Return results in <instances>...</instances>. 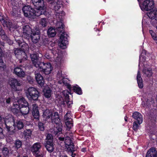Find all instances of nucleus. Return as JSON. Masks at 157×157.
Wrapping results in <instances>:
<instances>
[{
	"label": "nucleus",
	"instance_id": "de8ad7c7",
	"mask_svg": "<svg viewBox=\"0 0 157 157\" xmlns=\"http://www.w3.org/2000/svg\"><path fill=\"white\" fill-rule=\"evenodd\" d=\"M69 92L67 90H65L63 92L62 94L65 97L66 99L69 98Z\"/></svg>",
	"mask_w": 157,
	"mask_h": 157
},
{
	"label": "nucleus",
	"instance_id": "774afa93",
	"mask_svg": "<svg viewBox=\"0 0 157 157\" xmlns=\"http://www.w3.org/2000/svg\"><path fill=\"white\" fill-rule=\"evenodd\" d=\"M61 157H67V156L66 155H62Z\"/></svg>",
	"mask_w": 157,
	"mask_h": 157
},
{
	"label": "nucleus",
	"instance_id": "79ce46f5",
	"mask_svg": "<svg viewBox=\"0 0 157 157\" xmlns=\"http://www.w3.org/2000/svg\"><path fill=\"white\" fill-rule=\"evenodd\" d=\"M56 58L55 59V63L58 65L60 64L62 61V57L61 56L59 55L58 54Z\"/></svg>",
	"mask_w": 157,
	"mask_h": 157
},
{
	"label": "nucleus",
	"instance_id": "9d476101",
	"mask_svg": "<svg viewBox=\"0 0 157 157\" xmlns=\"http://www.w3.org/2000/svg\"><path fill=\"white\" fill-rule=\"evenodd\" d=\"M57 18H58V19L59 20V21H58L56 25V28L57 31L60 33L63 32L64 31L63 24L62 22V17L60 15V13H57L56 14Z\"/></svg>",
	"mask_w": 157,
	"mask_h": 157
},
{
	"label": "nucleus",
	"instance_id": "4c0bfd02",
	"mask_svg": "<svg viewBox=\"0 0 157 157\" xmlns=\"http://www.w3.org/2000/svg\"><path fill=\"white\" fill-rule=\"evenodd\" d=\"M16 123L17 127L18 129H22L24 127L23 123L21 120L17 121Z\"/></svg>",
	"mask_w": 157,
	"mask_h": 157
},
{
	"label": "nucleus",
	"instance_id": "052dcab7",
	"mask_svg": "<svg viewBox=\"0 0 157 157\" xmlns=\"http://www.w3.org/2000/svg\"><path fill=\"white\" fill-rule=\"evenodd\" d=\"M143 58H144V57L143 56H140V58H139L140 62H139V66H140V64H141V63L142 62V61H141L142 59H143Z\"/></svg>",
	"mask_w": 157,
	"mask_h": 157
},
{
	"label": "nucleus",
	"instance_id": "6ab92c4d",
	"mask_svg": "<svg viewBox=\"0 0 157 157\" xmlns=\"http://www.w3.org/2000/svg\"><path fill=\"white\" fill-rule=\"evenodd\" d=\"M14 73L17 76L20 77H24L25 75V73L23 70L18 67L14 68Z\"/></svg>",
	"mask_w": 157,
	"mask_h": 157
},
{
	"label": "nucleus",
	"instance_id": "a19ab883",
	"mask_svg": "<svg viewBox=\"0 0 157 157\" xmlns=\"http://www.w3.org/2000/svg\"><path fill=\"white\" fill-rule=\"evenodd\" d=\"M12 111L16 116L18 115L20 113V108H16L13 105V108L12 109Z\"/></svg>",
	"mask_w": 157,
	"mask_h": 157
},
{
	"label": "nucleus",
	"instance_id": "69168bd1",
	"mask_svg": "<svg viewBox=\"0 0 157 157\" xmlns=\"http://www.w3.org/2000/svg\"><path fill=\"white\" fill-rule=\"evenodd\" d=\"M45 57L47 59H49L50 58L49 56L47 55H45Z\"/></svg>",
	"mask_w": 157,
	"mask_h": 157
},
{
	"label": "nucleus",
	"instance_id": "b1692460",
	"mask_svg": "<svg viewBox=\"0 0 157 157\" xmlns=\"http://www.w3.org/2000/svg\"><path fill=\"white\" fill-rule=\"evenodd\" d=\"M41 147V144L39 143H36L34 144L31 147V151L33 154L36 153L39 151V149Z\"/></svg>",
	"mask_w": 157,
	"mask_h": 157
},
{
	"label": "nucleus",
	"instance_id": "bb28decb",
	"mask_svg": "<svg viewBox=\"0 0 157 157\" xmlns=\"http://www.w3.org/2000/svg\"><path fill=\"white\" fill-rule=\"evenodd\" d=\"M137 80L139 87L140 88H142L143 87V81L139 71H138L137 74Z\"/></svg>",
	"mask_w": 157,
	"mask_h": 157
},
{
	"label": "nucleus",
	"instance_id": "5701e85b",
	"mask_svg": "<svg viewBox=\"0 0 157 157\" xmlns=\"http://www.w3.org/2000/svg\"><path fill=\"white\" fill-rule=\"evenodd\" d=\"M146 157H157V153L154 148H151L147 152Z\"/></svg>",
	"mask_w": 157,
	"mask_h": 157
},
{
	"label": "nucleus",
	"instance_id": "680f3d73",
	"mask_svg": "<svg viewBox=\"0 0 157 157\" xmlns=\"http://www.w3.org/2000/svg\"><path fill=\"white\" fill-rule=\"evenodd\" d=\"M81 151L83 152H86V148H83L81 149Z\"/></svg>",
	"mask_w": 157,
	"mask_h": 157
},
{
	"label": "nucleus",
	"instance_id": "8fccbe9b",
	"mask_svg": "<svg viewBox=\"0 0 157 157\" xmlns=\"http://www.w3.org/2000/svg\"><path fill=\"white\" fill-rule=\"evenodd\" d=\"M35 75L36 79H37L39 78L42 79V76L38 72V71L36 70L35 72Z\"/></svg>",
	"mask_w": 157,
	"mask_h": 157
},
{
	"label": "nucleus",
	"instance_id": "6e6552de",
	"mask_svg": "<svg viewBox=\"0 0 157 157\" xmlns=\"http://www.w3.org/2000/svg\"><path fill=\"white\" fill-rule=\"evenodd\" d=\"M68 36L65 33H63L61 34L59 40V46L62 49H64L66 48V46L68 43L67 37Z\"/></svg>",
	"mask_w": 157,
	"mask_h": 157
},
{
	"label": "nucleus",
	"instance_id": "4d7b16f0",
	"mask_svg": "<svg viewBox=\"0 0 157 157\" xmlns=\"http://www.w3.org/2000/svg\"><path fill=\"white\" fill-rule=\"evenodd\" d=\"M4 137V136L2 132V129L0 127V139L3 138Z\"/></svg>",
	"mask_w": 157,
	"mask_h": 157
},
{
	"label": "nucleus",
	"instance_id": "c9c22d12",
	"mask_svg": "<svg viewBox=\"0 0 157 157\" xmlns=\"http://www.w3.org/2000/svg\"><path fill=\"white\" fill-rule=\"evenodd\" d=\"M0 35H1L2 38V40H7V36L5 34L4 30H2L1 26H0Z\"/></svg>",
	"mask_w": 157,
	"mask_h": 157
},
{
	"label": "nucleus",
	"instance_id": "7ed1b4c3",
	"mask_svg": "<svg viewBox=\"0 0 157 157\" xmlns=\"http://www.w3.org/2000/svg\"><path fill=\"white\" fill-rule=\"evenodd\" d=\"M19 46H22L21 48L17 49L14 51V54L16 57L19 59L22 60H26L27 59V56L25 51L27 50L28 49V46L26 44L24 43L23 44L22 43H20L18 42Z\"/></svg>",
	"mask_w": 157,
	"mask_h": 157
},
{
	"label": "nucleus",
	"instance_id": "f3484780",
	"mask_svg": "<svg viewBox=\"0 0 157 157\" xmlns=\"http://www.w3.org/2000/svg\"><path fill=\"white\" fill-rule=\"evenodd\" d=\"M26 103H28L23 97H21L17 100V102L14 103L13 105L15 107L19 108L24 106Z\"/></svg>",
	"mask_w": 157,
	"mask_h": 157
},
{
	"label": "nucleus",
	"instance_id": "e2e57ef3",
	"mask_svg": "<svg viewBox=\"0 0 157 157\" xmlns=\"http://www.w3.org/2000/svg\"><path fill=\"white\" fill-rule=\"evenodd\" d=\"M59 139L60 141H64V138L63 137H59Z\"/></svg>",
	"mask_w": 157,
	"mask_h": 157
},
{
	"label": "nucleus",
	"instance_id": "cd10ccee",
	"mask_svg": "<svg viewBox=\"0 0 157 157\" xmlns=\"http://www.w3.org/2000/svg\"><path fill=\"white\" fill-rule=\"evenodd\" d=\"M143 72L144 74V75L145 76H147L148 77H150L152 74V70L150 68H147L146 67L144 68Z\"/></svg>",
	"mask_w": 157,
	"mask_h": 157
},
{
	"label": "nucleus",
	"instance_id": "49530a36",
	"mask_svg": "<svg viewBox=\"0 0 157 157\" xmlns=\"http://www.w3.org/2000/svg\"><path fill=\"white\" fill-rule=\"evenodd\" d=\"M66 102L68 107L70 108L71 107V105L73 104V102L72 101L70 100L68 98L66 99Z\"/></svg>",
	"mask_w": 157,
	"mask_h": 157
},
{
	"label": "nucleus",
	"instance_id": "09e8293b",
	"mask_svg": "<svg viewBox=\"0 0 157 157\" xmlns=\"http://www.w3.org/2000/svg\"><path fill=\"white\" fill-rule=\"evenodd\" d=\"M138 123L136 121H134L133 124V128L135 131L137 130L139 126V124H137Z\"/></svg>",
	"mask_w": 157,
	"mask_h": 157
},
{
	"label": "nucleus",
	"instance_id": "ea45409f",
	"mask_svg": "<svg viewBox=\"0 0 157 157\" xmlns=\"http://www.w3.org/2000/svg\"><path fill=\"white\" fill-rule=\"evenodd\" d=\"M61 3L60 1H57L54 6V9L55 11L59 10L61 7Z\"/></svg>",
	"mask_w": 157,
	"mask_h": 157
},
{
	"label": "nucleus",
	"instance_id": "4be33fe9",
	"mask_svg": "<svg viewBox=\"0 0 157 157\" xmlns=\"http://www.w3.org/2000/svg\"><path fill=\"white\" fill-rule=\"evenodd\" d=\"M33 112L32 114L34 118L37 120L39 117V113L38 109V106L36 104H33L32 105Z\"/></svg>",
	"mask_w": 157,
	"mask_h": 157
},
{
	"label": "nucleus",
	"instance_id": "58836bf2",
	"mask_svg": "<svg viewBox=\"0 0 157 157\" xmlns=\"http://www.w3.org/2000/svg\"><path fill=\"white\" fill-rule=\"evenodd\" d=\"M73 90L76 93L78 94H82V91L81 88L78 87V86H73Z\"/></svg>",
	"mask_w": 157,
	"mask_h": 157
},
{
	"label": "nucleus",
	"instance_id": "412c9836",
	"mask_svg": "<svg viewBox=\"0 0 157 157\" xmlns=\"http://www.w3.org/2000/svg\"><path fill=\"white\" fill-rule=\"evenodd\" d=\"M45 147L49 152H52L54 149V144L52 140H47L45 145Z\"/></svg>",
	"mask_w": 157,
	"mask_h": 157
},
{
	"label": "nucleus",
	"instance_id": "e433bc0d",
	"mask_svg": "<svg viewBox=\"0 0 157 157\" xmlns=\"http://www.w3.org/2000/svg\"><path fill=\"white\" fill-rule=\"evenodd\" d=\"M2 25L5 27L6 26L9 28H10L12 27V23L10 22L8 20L6 19V20L3 22Z\"/></svg>",
	"mask_w": 157,
	"mask_h": 157
},
{
	"label": "nucleus",
	"instance_id": "603ef678",
	"mask_svg": "<svg viewBox=\"0 0 157 157\" xmlns=\"http://www.w3.org/2000/svg\"><path fill=\"white\" fill-rule=\"evenodd\" d=\"M33 154L35 155L36 157H43V154L42 153L40 152L39 151Z\"/></svg>",
	"mask_w": 157,
	"mask_h": 157
},
{
	"label": "nucleus",
	"instance_id": "4468645a",
	"mask_svg": "<svg viewBox=\"0 0 157 157\" xmlns=\"http://www.w3.org/2000/svg\"><path fill=\"white\" fill-rule=\"evenodd\" d=\"M71 113L70 111H68L64 116L65 122L67 127L69 129L73 126L72 120Z\"/></svg>",
	"mask_w": 157,
	"mask_h": 157
},
{
	"label": "nucleus",
	"instance_id": "3c124183",
	"mask_svg": "<svg viewBox=\"0 0 157 157\" xmlns=\"http://www.w3.org/2000/svg\"><path fill=\"white\" fill-rule=\"evenodd\" d=\"M5 99L2 97H0V104L2 106H6V103L5 102Z\"/></svg>",
	"mask_w": 157,
	"mask_h": 157
},
{
	"label": "nucleus",
	"instance_id": "20e7f679",
	"mask_svg": "<svg viewBox=\"0 0 157 157\" xmlns=\"http://www.w3.org/2000/svg\"><path fill=\"white\" fill-rule=\"evenodd\" d=\"M5 124L8 131L14 132L15 129V124L14 117L10 115L4 118Z\"/></svg>",
	"mask_w": 157,
	"mask_h": 157
},
{
	"label": "nucleus",
	"instance_id": "864d4df0",
	"mask_svg": "<svg viewBox=\"0 0 157 157\" xmlns=\"http://www.w3.org/2000/svg\"><path fill=\"white\" fill-rule=\"evenodd\" d=\"M38 126L40 130L43 131L44 130V126L43 123L41 122H39L38 124Z\"/></svg>",
	"mask_w": 157,
	"mask_h": 157
},
{
	"label": "nucleus",
	"instance_id": "72a5a7b5",
	"mask_svg": "<svg viewBox=\"0 0 157 157\" xmlns=\"http://www.w3.org/2000/svg\"><path fill=\"white\" fill-rule=\"evenodd\" d=\"M48 22V20L46 18H42L40 21V24L43 27H46Z\"/></svg>",
	"mask_w": 157,
	"mask_h": 157
},
{
	"label": "nucleus",
	"instance_id": "f03ea898",
	"mask_svg": "<svg viewBox=\"0 0 157 157\" xmlns=\"http://www.w3.org/2000/svg\"><path fill=\"white\" fill-rule=\"evenodd\" d=\"M34 10L30 6L26 5L22 8V10L24 15L26 17L34 18L36 16L38 17L41 14H44V11H41L38 9Z\"/></svg>",
	"mask_w": 157,
	"mask_h": 157
},
{
	"label": "nucleus",
	"instance_id": "ddd939ff",
	"mask_svg": "<svg viewBox=\"0 0 157 157\" xmlns=\"http://www.w3.org/2000/svg\"><path fill=\"white\" fill-rule=\"evenodd\" d=\"M9 83L11 87L14 91L19 90L17 86H20L21 84L19 81L14 78H10L9 79Z\"/></svg>",
	"mask_w": 157,
	"mask_h": 157
},
{
	"label": "nucleus",
	"instance_id": "0e129e2a",
	"mask_svg": "<svg viewBox=\"0 0 157 157\" xmlns=\"http://www.w3.org/2000/svg\"><path fill=\"white\" fill-rule=\"evenodd\" d=\"M144 102H142V105L144 106V107H146L147 106V105H145L144 104Z\"/></svg>",
	"mask_w": 157,
	"mask_h": 157
},
{
	"label": "nucleus",
	"instance_id": "f8f14e48",
	"mask_svg": "<svg viewBox=\"0 0 157 157\" xmlns=\"http://www.w3.org/2000/svg\"><path fill=\"white\" fill-rule=\"evenodd\" d=\"M34 29H32L28 25L23 26V33L22 36L26 38L29 39L30 35L33 31Z\"/></svg>",
	"mask_w": 157,
	"mask_h": 157
},
{
	"label": "nucleus",
	"instance_id": "f257e3e1",
	"mask_svg": "<svg viewBox=\"0 0 157 157\" xmlns=\"http://www.w3.org/2000/svg\"><path fill=\"white\" fill-rule=\"evenodd\" d=\"M59 116L58 112H53L51 110L46 109L43 112V117H44L46 119H50L52 122L55 123L53 133L55 135L58 136L62 133V125Z\"/></svg>",
	"mask_w": 157,
	"mask_h": 157
},
{
	"label": "nucleus",
	"instance_id": "39448f33",
	"mask_svg": "<svg viewBox=\"0 0 157 157\" xmlns=\"http://www.w3.org/2000/svg\"><path fill=\"white\" fill-rule=\"evenodd\" d=\"M39 94V93L36 88L30 87L28 89L26 95L29 100H37L38 98Z\"/></svg>",
	"mask_w": 157,
	"mask_h": 157
},
{
	"label": "nucleus",
	"instance_id": "c03bdc74",
	"mask_svg": "<svg viewBox=\"0 0 157 157\" xmlns=\"http://www.w3.org/2000/svg\"><path fill=\"white\" fill-rule=\"evenodd\" d=\"M36 80L38 84H39L41 86H43L44 83V80L42 77V79L39 78Z\"/></svg>",
	"mask_w": 157,
	"mask_h": 157
},
{
	"label": "nucleus",
	"instance_id": "5fc2aeb1",
	"mask_svg": "<svg viewBox=\"0 0 157 157\" xmlns=\"http://www.w3.org/2000/svg\"><path fill=\"white\" fill-rule=\"evenodd\" d=\"M46 139L48 140H52L53 137L52 135L50 134H48L46 136Z\"/></svg>",
	"mask_w": 157,
	"mask_h": 157
},
{
	"label": "nucleus",
	"instance_id": "6e6d98bb",
	"mask_svg": "<svg viewBox=\"0 0 157 157\" xmlns=\"http://www.w3.org/2000/svg\"><path fill=\"white\" fill-rule=\"evenodd\" d=\"M5 103L6 104H10L11 102V98L10 97L5 99Z\"/></svg>",
	"mask_w": 157,
	"mask_h": 157
},
{
	"label": "nucleus",
	"instance_id": "2f4dec72",
	"mask_svg": "<svg viewBox=\"0 0 157 157\" xmlns=\"http://www.w3.org/2000/svg\"><path fill=\"white\" fill-rule=\"evenodd\" d=\"M56 33L55 29L52 28H49L47 31V33L48 36L50 37L55 36L56 35Z\"/></svg>",
	"mask_w": 157,
	"mask_h": 157
},
{
	"label": "nucleus",
	"instance_id": "c756f323",
	"mask_svg": "<svg viewBox=\"0 0 157 157\" xmlns=\"http://www.w3.org/2000/svg\"><path fill=\"white\" fill-rule=\"evenodd\" d=\"M61 79V81L60 80L58 81L59 83L61 84L63 83L64 85L67 86L68 89H70L71 88V85L68 83V80L67 79L63 78Z\"/></svg>",
	"mask_w": 157,
	"mask_h": 157
},
{
	"label": "nucleus",
	"instance_id": "a18cd8bd",
	"mask_svg": "<svg viewBox=\"0 0 157 157\" xmlns=\"http://www.w3.org/2000/svg\"><path fill=\"white\" fill-rule=\"evenodd\" d=\"M149 32L153 39L155 40H157V36L153 30H150Z\"/></svg>",
	"mask_w": 157,
	"mask_h": 157
},
{
	"label": "nucleus",
	"instance_id": "37998d69",
	"mask_svg": "<svg viewBox=\"0 0 157 157\" xmlns=\"http://www.w3.org/2000/svg\"><path fill=\"white\" fill-rule=\"evenodd\" d=\"M2 152L5 156H6L9 153V150L7 147H4L2 149Z\"/></svg>",
	"mask_w": 157,
	"mask_h": 157
},
{
	"label": "nucleus",
	"instance_id": "393cba45",
	"mask_svg": "<svg viewBox=\"0 0 157 157\" xmlns=\"http://www.w3.org/2000/svg\"><path fill=\"white\" fill-rule=\"evenodd\" d=\"M20 111L23 115H26L28 114L29 111V104L26 103L23 107L20 108Z\"/></svg>",
	"mask_w": 157,
	"mask_h": 157
},
{
	"label": "nucleus",
	"instance_id": "338daca9",
	"mask_svg": "<svg viewBox=\"0 0 157 157\" xmlns=\"http://www.w3.org/2000/svg\"><path fill=\"white\" fill-rule=\"evenodd\" d=\"M61 75V74L60 73H58L57 74V77H59Z\"/></svg>",
	"mask_w": 157,
	"mask_h": 157
},
{
	"label": "nucleus",
	"instance_id": "0eeeda50",
	"mask_svg": "<svg viewBox=\"0 0 157 157\" xmlns=\"http://www.w3.org/2000/svg\"><path fill=\"white\" fill-rule=\"evenodd\" d=\"M154 6L153 0H145L143 4L140 5L142 10L148 11L152 9Z\"/></svg>",
	"mask_w": 157,
	"mask_h": 157
},
{
	"label": "nucleus",
	"instance_id": "f704fd0d",
	"mask_svg": "<svg viewBox=\"0 0 157 157\" xmlns=\"http://www.w3.org/2000/svg\"><path fill=\"white\" fill-rule=\"evenodd\" d=\"M14 147L17 149L20 148L22 145V142L19 140H16L14 143Z\"/></svg>",
	"mask_w": 157,
	"mask_h": 157
},
{
	"label": "nucleus",
	"instance_id": "aec40b11",
	"mask_svg": "<svg viewBox=\"0 0 157 157\" xmlns=\"http://www.w3.org/2000/svg\"><path fill=\"white\" fill-rule=\"evenodd\" d=\"M4 46L3 43L1 44H0V69H4L5 67V65L1 57L3 55L4 50L3 48Z\"/></svg>",
	"mask_w": 157,
	"mask_h": 157
},
{
	"label": "nucleus",
	"instance_id": "423d86ee",
	"mask_svg": "<svg viewBox=\"0 0 157 157\" xmlns=\"http://www.w3.org/2000/svg\"><path fill=\"white\" fill-rule=\"evenodd\" d=\"M38 68L39 71L44 72L46 75L50 74L52 69L50 63H40Z\"/></svg>",
	"mask_w": 157,
	"mask_h": 157
},
{
	"label": "nucleus",
	"instance_id": "bf43d9fd",
	"mask_svg": "<svg viewBox=\"0 0 157 157\" xmlns=\"http://www.w3.org/2000/svg\"><path fill=\"white\" fill-rule=\"evenodd\" d=\"M59 103L61 105H63V106H64L66 105V101H60L59 102Z\"/></svg>",
	"mask_w": 157,
	"mask_h": 157
},
{
	"label": "nucleus",
	"instance_id": "1a4fd4ad",
	"mask_svg": "<svg viewBox=\"0 0 157 157\" xmlns=\"http://www.w3.org/2000/svg\"><path fill=\"white\" fill-rule=\"evenodd\" d=\"M33 4L36 7V9H38L41 11L45 12L44 0H31Z\"/></svg>",
	"mask_w": 157,
	"mask_h": 157
},
{
	"label": "nucleus",
	"instance_id": "2eb2a0df",
	"mask_svg": "<svg viewBox=\"0 0 157 157\" xmlns=\"http://www.w3.org/2000/svg\"><path fill=\"white\" fill-rule=\"evenodd\" d=\"M32 40L33 42L34 43H37L40 38V33L39 31L36 30V31L33 30V31L30 35Z\"/></svg>",
	"mask_w": 157,
	"mask_h": 157
},
{
	"label": "nucleus",
	"instance_id": "473e14b6",
	"mask_svg": "<svg viewBox=\"0 0 157 157\" xmlns=\"http://www.w3.org/2000/svg\"><path fill=\"white\" fill-rule=\"evenodd\" d=\"M32 134V131L30 129L25 130L23 132L24 136L25 138L31 137Z\"/></svg>",
	"mask_w": 157,
	"mask_h": 157
},
{
	"label": "nucleus",
	"instance_id": "a878e982",
	"mask_svg": "<svg viewBox=\"0 0 157 157\" xmlns=\"http://www.w3.org/2000/svg\"><path fill=\"white\" fill-rule=\"evenodd\" d=\"M148 17L152 20H155L157 21V10H154L147 13Z\"/></svg>",
	"mask_w": 157,
	"mask_h": 157
},
{
	"label": "nucleus",
	"instance_id": "7c9ffc66",
	"mask_svg": "<svg viewBox=\"0 0 157 157\" xmlns=\"http://www.w3.org/2000/svg\"><path fill=\"white\" fill-rule=\"evenodd\" d=\"M44 95L47 98H49L51 95L52 91L50 89H45L43 90Z\"/></svg>",
	"mask_w": 157,
	"mask_h": 157
},
{
	"label": "nucleus",
	"instance_id": "dca6fc26",
	"mask_svg": "<svg viewBox=\"0 0 157 157\" xmlns=\"http://www.w3.org/2000/svg\"><path fill=\"white\" fill-rule=\"evenodd\" d=\"M132 117L136 120V121L140 125L143 121V117L142 115L140 113L135 112L133 113Z\"/></svg>",
	"mask_w": 157,
	"mask_h": 157
},
{
	"label": "nucleus",
	"instance_id": "9b49d317",
	"mask_svg": "<svg viewBox=\"0 0 157 157\" xmlns=\"http://www.w3.org/2000/svg\"><path fill=\"white\" fill-rule=\"evenodd\" d=\"M64 142L68 152L73 153L75 151L74 145L70 138L69 137H67L65 140Z\"/></svg>",
	"mask_w": 157,
	"mask_h": 157
},
{
	"label": "nucleus",
	"instance_id": "13d9d810",
	"mask_svg": "<svg viewBox=\"0 0 157 157\" xmlns=\"http://www.w3.org/2000/svg\"><path fill=\"white\" fill-rule=\"evenodd\" d=\"M5 20L4 19V17L3 15H1L0 14V21L1 22L3 23V22H4V21H5Z\"/></svg>",
	"mask_w": 157,
	"mask_h": 157
},
{
	"label": "nucleus",
	"instance_id": "c85d7f7f",
	"mask_svg": "<svg viewBox=\"0 0 157 157\" xmlns=\"http://www.w3.org/2000/svg\"><path fill=\"white\" fill-rule=\"evenodd\" d=\"M20 11V8L17 6H13L12 8V10L11 13L13 16H17L18 12Z\"/></svg>",
	"mask_w": 157,
	"mask_h": 157
},
{
	"label": "nucleus",
	"instance_id": "a211bd4d",
	"mask_svg": "<svg viewBox=\"0 0 157 157\" xmlns=\"http://www.w3.org/2000/svg\"><path fill=\"white\" fill-rule=\"evenodd\" d=\"M30 57L34 66L36 67H38L40 62L39 61V58L37 55L35 54H31Z\"/></svg>",
	"mask_w": 157,
	"mask_h": 157
}]
</instances>
